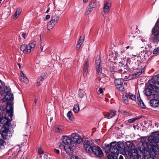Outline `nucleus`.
<instances>
[{"label": "nucleus", "mask_w": 159, "mask_h": 159, "mask_svg": "<svg viewBox=\"0 0 159 159\" xmlns=\"http://www.w3.org/2000/svg\"><path fill=\"white\" fill-rule=\"evenodd\" d=\"M25 36H26V34L25 33H23L22 34V36L23 38H24V39H25Z\"/></svg>", "instance_id": "338daca9"}, {"label": "nucleus", "mask_w": 159, "mask_h": 159, "mask_svg": "<svg viewBox=\"0 0 159 159\" xmlns=\"http://www.w3.org/2000/svg\"><path fill=\"white\" fill-rule=\"evenodd\" d=\"M150 83L151 86L154 87L155 89H156L155 90L159 91V74L150 80Z\"/></svg>", "instance_id": "423d86ee"}, {"label": "nucleus", "mask_w": 159, "mask_h": 159, "mask_svg": "<svg viewBox=\"0 0 159 159\" xmlns=\"http://www.w3.org/2000/svg\"><path fill=\"white\" fill-rule=\"evenodd\" d=\"M71 159H80L78 156L74 155L71 157Z\"/></svg>", "instance_id": "6e6d98bb"}, {"label": "nucleus", "mask_w": 159, "mask_h": 159, "mask_svg": "<svg viewBox=\"0 0 159 159\" xmlns=\"http://www.w3.org/2000/svg\"><path fill=\"white\" fill-rule=\"evenodd\" d=\"M20 74L21 77L24 78V77H26L25 75L22 72H20Z\"/></svg>", "instance_id": "13d9d810"}, {"label": "nucleus", "mask_w": 159, "mask_h": 159, "mask_svg": "<svg viewBox=\"0 0 159 159\" xmlns=\"http://www.w3.org/2000/svg\"><path fill=\"white\" fill-rule=\"evenodd\" d=\"M3 138L2 133L0 132V149H3L4 148V144H6L5 142L2 140Z\"/></svg>", "instance_id": "b1692460"}, {"label": "nucleus", "mask_w": 159, "mask_h": 159, "mask_svg": "<svg viewBox=\"0 0 159 159\" xmlns=\"http://www.w3.org/2000/svg\"><path fill=\"white\" fill-rule=\"evenodd\" d=\"M138 119L139 118H135L130 119L128 120V121L129 123H132L134 122L136 119Z\"/></svg>", "instance_id": "3c124183"}, {"label": "nucleus", "mask_w": 159, "mask_h": 159, "mask_svg": "<svg viewBox=\"0 0 159 159\" xmlns=\"http://www.w3.org/2000/svg\"><path fill=\"white\" fill-rule=\"evenodd\" d=\"M116 111L110 110L109 112L103 113L105 117L108 119H110L114 116L116 114Z\"/></svg>", "instance_id": "2eb2a0df"}, {"label": "nucleus", "mask_w": 159, "mask_h": 159, "mask_svg": "<svg viewBox=\"0 0 159 159\" xmlns=\"http://www.w3.org/2000/svg\"><path fill=\"white\" fill-rule=\"evenodd\" d=\"M11 90V89L9 87H7V86H5L4 88V91L5 93H9Z\"/></svg>", "instance_id": "49530a36"}, {"label": "nucleus", "mask_w": 159, "mask_h": 159, "mask_svg": "<svg viewBox=\"0 0 159 159\" xmlns=\"http://www.w3.org/2000/svg\"><path fill=\"white\" fill-rule=\"evenodd\" d=\"M67 117L68 119H69L70 120H72L73 119V117L72 116L71 112V111H69L67 114Z\"/></svg>", "instance_id": "ea45409f"}, {"label": "nucleus", "mask_w": 159, "mask_h": 159, "mask_svg": "<svg viewBox=\"0 0 159 159\" xmlns=\"http://www.w3.org/2000/svg\"><path fill=\"white\" fill-rule=\"evenodd\" d=\"M6 109L5 117H3L2 115H0V123L9 126L11 124L10 121L12 120L13 109L9 102L8 103Z\"/></svg>", "instance_id": "f03ea898"}, {"label": "nucleus", "mask_w": 159, "mask_h": 159, "mask_svg": "<svg viewBox=\"0 0 159 159\" xmlns=\"http://www.w3.org/2000/svg\"><path fill=\"white\" fill-rule=\"evenodd\" d=\"M65 150L66 151V153L69 155L71 154L73 152V149L69 146L68 147H66Z\"/></svg>", "instance_id": "bb28decb"}, {"label": "nucleus", "mask_w": 159, "mask_h": 159, "mask_svg": "<svg viewBox=\"0 0 159 159\" xmlns=\"http://www.w3.org/2000/svg\"><path fill=\"white\" fill-rule=\"evenodd\" d=\"M114 67L115 68L114 70L115 72H122L123 70L122 69V67L119 65L118 64H116L114 63Z\"/></svg>", "instance_id": "4be33fe9"}, {"label": "nucleus", "mask_w": 159, "mask_h": 159, "mask_svg": "<svg viewBox=\"0 0 159 159\" xmlns=\"http://www.w3.org/2000/svg\"><path fill=\"white\" fill-rule=\"evenodd\" d=\"M45 44L43 42H42L41 39L40 38L39 40V46L40 48L41 49V51H42L43 50V47L44 46Z\"/></svg>", "instance_id": "f704fd0d"}, {"label": "nucleus", "mask_w": 159, "mask_h": 159, "mask_svg": "<svg viewBox=\"0 0 159 159\" xmlns=\"http://www.w3.org/2000/svg\"><path fill=\"white\" fill-rule=\"evenodd\" d=\"M138 151L137 150H134L132 151V155L134 157V158H136L137 155Z\"/></svg>", "instance_id": "37998d69"}, {"label": "nucleus", "mask_w": 159, "mask_h": 159, "mask_svg": "<svg viewBox=\"0 0 159 159\" xmlns=\"http://www.w3.org/2000/svg\"><path fill=\"white\" fill-rule=\"evenodd\" d=\"M158 53H159V47L156 48L153 51V54H156Z\"/></svg>", "instance_id": "de8ad7c7"}, {"label": "nucleus", "mask_w": 159, "mask_h": 159, "mask_svg": "<svg viewBox=\"0 0 159 159\" xmlns=\"http://www.w3.org/2000/svg\"><path fill=\"white\" fill-rule=\"evenodd\" d=\"M81 45L77 44L76 45V49L78 50L80 48Z\"/></svg>", "instance_id": "bf43d9fd"}, {"label": "nucleus", "mask_w": 159, "mask_h": 159, "mask_svg": "<svg viewBox=\"0 0 159 159\" xmlns=\"http://www.w3.org/2000/svg\"><path fill=\"white\" fill-rule=\"evenodd\" d=\"M101 62V59L99 57H97L95 61V65L96 68L100 67Z\"/></svg>", "instance_id": "cd10ccee"}, {"label": "nucleus", "mask_w": 159, "mask_h": 159, "mask_svg": "<svg viewBox=\"0 0 159 159\" xmlns=\"http://www.w3.org/2000/svg\"><path fill=\"white\" fill-rule=\"evenodd\" d=\"M63 129V128L62 126L56 125L55 126L54 130L55 132L61 133L62 132Z\"/></svg>", "instance_id": "393cba45"}, {"label": "nucleus", "mask_w": 159, "mask_h": 159, "mask_svg": "<svg viewBox=\"0 0 159 159\" xmlns=\"http://www.w3.org/2000/svg\"><path fill=\"white\" fill-rule=\"evenodd\" d=\"M93 9L91 7L88 6L85 12V14L86 15L89 14L90 12L92 11Z\"/></svg>", "instance_id": "c85d7f7f"}, {"label": "nucleus", "mask_w": 159, "mask_h": 159, "mask_svg": "<svg viewBox=\"0 0 159 159\" xmlns=\"http://www.w3.org/2000/svg\"><path fill=\"white\" fill-rule=\"evenodd\" d=\"M96 5V2L92 1L91 2L89 6L91 7L93 9L94 8Z\"/></svg>", "instance_id": "a19ab883"}, {"label": "nucleus", "mask_w": 159, "mask_h": 159, "mask_svg": "<svg viewBox=\"0 0 159 159\" xmlns=\"http://www.w3.org/2000/svg\"><path fill=\"white\" fill-rule=\"evenodd\" d=\"M154 35L152 42L154 43H157L159 42V30H156L154 32Z\"/></svg>", "instance_id": "f3484780"}, {"label": "nucleus", "mask_w": 159, "mask_h": 159, "mask_svg": "<svg viewBox=\"0 0 159 159\" xmlns=\"http://www.w3.org/2000/svg\"><path fill=\"white\" fill-rule=\"evenodd\" d=\"M96 69L97 72L98 73L100 77L104 76H105L104 74L102 73V69L100 67L98 68H96Z\"/></svg>", "instance_id": "7c9ffc66"}, {"label": "nucleus", "mask_w": 159, "mask_h": 159, "mask_svg": "<svg viewBox=\"0 0 159 159\" xmlns=\"http://www.w3.org/2000/svg\"><path fill=\"white\" fill-rule=\"evenodd\" d=\"M28 48V46L26 44H23L20 46V49L21 51L22 52L24 51Z\"/></svg>", "instance_id": "58836bf2"}, {"label": "nucleus", "mask_w": 159, "mask_h": 159, "mask_svg": "<svg viewBox=\"0 0 159 159\" xmlns=\"http://www.w3.org/2000/svg\"><path fill=\"white\" fill-rule=\"evenodd\" d=\"M156 25L157 26V29L156 30H159V20H158L156 24Z\"/></svg>", "instance_id": "052dcab7"}, {"label": "nucleus", "mask_w": 159, "mask_h": 159, "mask_svg": "<svg viewBox=\"0 0 159 159\" xmlns=\"http://www.w3.org/2000/svg\"><path fill=\"white\" fill-rule=\"evenodd\" d=\"M5 126H8L4 125H0V132H2V137L3 139H8L10 138L11 136V134L8 129L6 128Z\"/></svg>", "instance_id": "39448f33"}, {"label": "nucleus", "mask_w": 159, "mask_h": 159, "mask_svg": "<svg viewBox=\"0 0 159 159\" xmlns=\"http://www.w3.org/2000/svg\"><path fill=\"white\" fill-rule=\"evenodd\" d=\"M119 151L118 150L117 152H111L107 156L108 159H118V156L119 155Z\"/></svg>", "instance_id": "dca6fc26"}, {"label": "nucleus", "mask_w": 159, "mask_h": 159, "mask_svg": "<svg viewBox=\"0 0 159 159\" xmlns=\"http://www.w3.org/2000/svg\"><path fill=\"white\" fill-rule=\"evenodd\" d=\"M13 96L12 94L9 93H7V94L3 98V101L4 102L5 101H8L7 103V107L8 105V103L9 102L10 103V105H11V107L13 108L12 105L11 104V101H13Z\"/></svg>", "instance_id": "9b49d317"}, {"label": "nucleus", "mask_w": 159, "mask_h": 159, "mask_svg": "<svg viewBox=\"0 0 159 159\" xmlns=\"http://www.w3.org/2000/svg\"><path fill=\"white\" fill-rule=\"evenodd\" d=\"M56 24L51 20L48 23L47 25V29L48 30H50L52 29Z\"/></svg>", "instance_id": "a878e982"}, {"label": "nucleus", "mask_w": 159, "mask_h": 159, "mask_svg": "<svg viewBox=\"0 0 159 159\" xmlns=\"http://www.w3.org/2000/svg\"><path fill=\"white\" fill-rule=\"evenodd\" d=\"M84 96V94L81 93V92H80L79 93V96L80 98H82Z\"/></svg>", "instance_id": "4d7b16f0"}, {"label": "nucleus", "mask_w": 159, "mask_h": 159, "mask_svg": "<svg viewBox=\"0 0 159 159\" xmlns=\"http://www.w3.org/2000/svg\"><path fill=\"white\" fill-rule=\"evenodd\" d=\"M36 44V42L35 41H32L31 43L28 45L31 48H34Z\"/></svg>", "instance_id": "4c0bfd02"}, {"label": "nucleus", "mask_w": 159, "mask_h": 159, "mask_svg": "<svg viewBox=\"0 0 159 159\" xmlns=\"http://www.w3.org/2000/svg\"><path fill=\"white\" fill-rule=\"evenodd\" d=\"M81 37H80L78 41V43H77L80 45H82V44H83V43L84 42V38H83L82 39H81Z\"/></svg>", "instance_id": "a18cd8bd"}, {"label": "nucleus", "mask_w": 159, "mask_h": 159, "mask_svg": "<svg viewBox=\"0 0 159 159\" xmlns=\"http://www.w3.org/2000/svg\"><path fill=\"white\" fill-rule=\"evenodd\" d=\"M144 71V68H142L140 70H139L138 71L136 72L135 73V75L136 76H138L139 75H140Z\"/></svg>", "instance_id": "72a5a7b5"}, {"label": "nucleus", "mask_w": 159, "mask_h": 159, "mask_svg": "<svg viewBox=\"0 0 159 159\" xmlns=\"http://www.w3.org/2000/svg\"><path fill=\"white\" fill-rule=\"evenodd\" d=\"M21 12V10L20 8H19L17 9L14 15L15 17L16 18H17L18 17L19 15L20 14Z\"/></svg>", "instance_id": "473e14b6"}, {"label": "nucleus", "mask_w": 159, "mask_h": 159, "mask_svg": "<svg viewBox=\"0 0 159 159\" xmlns=\"http://www.w3.org/2000/svg\"><path fill=\"white\" fill-rule=\"evenodd\" d=\"M150 140V137H149L148 142L143 141L141 147L144 151L147 150L148 149L150 157L152 159H154L156 157L157 154H159V146L156 144L155 141L151 142Z\"/></svg>", "instance_id": "f257e3e1"}, {"label": "nucleus", "mask_w": 159, "mask_h": 159, "mask_svg": "<svg viewBox=\"0 0 159 159\" xmlns=\"http://www.w3.org/2000/svg\"><path fill=\"white\" fill-rule=\"evenodd\" d=\"M83 144L86 152L89 154H92L93 147L94 146L92 140L85 139L83 141Z\"/></svg>", "instance_id": "20e7f679"}, {"label": "nucleus", "mask_w": 159, "mask_h": 159, "mask_svg": "<svg viewBox=\"0 0 159 159\" xmlns=\"http://www.w3.org/2000/svg\"><path fill=\"white\" fill-rule=\"evenodd\" d=\"M79 104H77L76 105H75L73 109V111L75 113H78L79 111Z\"/></svg>", "instance_id": "2f4dec72"}, {"label": "nucleus", "mask_w": 159, "mask_h": 159, "mask_svg": "<svg viewBox=\"0 0 159 159\" xmlns=\"http://www.w3.org/2000/svg\"><path fill=\"white\" fill-rule=\"evenodd\" d=\"M71 141L74 143L79 144L82 141L81 138L79 135L76 133H73L71 135Z\"/></svg>", "instance_id": "6e6552de"}, {"label": "nucleus", "mask_w": 159, "mask_h": 159, "mask_svg": "<svg viewBox=\"0 0 159 159\" xmlns=\"http://www.w3.org/2000/svg\"><path fill=\"white\" fill-rule=\"evenodd\" d=\"M123 82V80L122 79H115V83L116 88L121 91H123L124 90Z\"/></svg>", "instance_id": "9d476101"}, {"label": "nucleus", "mask_w": 159, "mask_h": 159, "mask_svg": "<svg viewBox=\"0 0 159 159\" xmlns=\"http://www.w3.org/2000/svg\"><path fill=\"white\" fill-rule=\"evenodd\" d=\"M137 155L136 158L138 159H141L142 156L143 155V153L141 151H138Z\"/></svg>", "instance_id": "e433bc0d"}, {"label": "nucleus", "mask_w": 159, "mask_h": 159, "mask_svg": "<svg viewBox=\"0 0 159 159\" xmlns=\"http://www.w3.org/2000/svg\"><path fill=\"white\" fill-rule=\"evenodd\" d=\"M103 92V90H102V88H100L98 90V92L99 93H102Z\"/></svg>", "instance_id": "680f3d73"}, {"label": "nucleus", "mask_w": 159, "mask_h": 159, "mask_svg": "<svg viewBox=\"0 0 159 159\" xmlns=\"http://www.w3.org/2000/svg\"><path fill=\"white\" fill-rule=\"evenodd\" d=\"M137 101L138 102V104L139 106L142 108H145V106L144 104V103L141 100L140 98L139 94V96H137Z\"/></svg>", "instance_id": "412c9836"}, {"label": "nucleus", "mask_w": 159, "mask_h": 159, "mask_svg": "<svg viewBox=\"0 0 159 159\" xmlns=\"http://www.w3.org/2000/svg\"><path fill=\"white\" fill-rule=\"evenodd\" d=\"M61 141L64 144L68 146L72 142L71 139L66 135L63 136Z\"/></svg>", "instance_id": "ddd939ff"}, {"label": "nucleus", "mask_w": 159, "mask_h": 159, "mask_svg": "<svg viewBox=\"0 0 159 159\" xmlns=\"http://www.w3.org/2000/svg\"><path fill=\"white\" fill-rule=\"evenodd\" d=\"M28 48H27V53H30L31 51L32 50L34 49L33 48H31L30 47L29 45H27Z\"/></svg>", "instance_id": "09e8293b"}, {"label": "nucleus", "mask_w": 159, "mask_h": 159, "mask_svg": "<svg viewBox=\"0 0 159 159\" xmlns=\"http://www.w3.org/2000/svg\"><path fill=\"white\" fill-rule=\"evenodd\" d=\"M38 152L39 154H43L44 153V152L42 150L41 148H39L38 150Z\"/></svg>", "instance_id": "8fccbe9b"}, {"label": "nucleus", "mask_w": 159, "mask_h": 159, "mask_svg": "<svg viewBox=\"0 0 159 159\" xmlns=\"http://www.w3.org/2000/svg\"><path fill=\"white\" fill-rule=\"evenodd\" d=\"M50 18V16L48 15H47L45 17V19L46 20H48Z\"/></svg>", "instance_id": "0e129e2a"}, {"label": "nucleus", "mask_w": 159, "mask_h": 159, "mask_svg": "<svg viewBox=\"0 0 159 159\" xmlns=\"http://www.w3.org/2000/svg\"><path fill=\"white\" fill-rule=\"evenodd\" d=\"M150 104L152 107H156L159 105L158 101L155 99L151 100L150 101Z\"/></svg>", "instance_id": "5701e85b"}, {"label": "nucleus", "mask_w": 159, "mask_h": 159, "mask_svg": "<svg viewBox=\"0 0 159 159\" xmlns=\"http://www.w3.org/2000/svg\"><path fill=\"white\" fill-rule=\"evenodd\" d=\"M6 107H6L5 106H2L0 107V115H1V114L3 113L5 111V109H6Z\"/></svg>", "instance_id": "c9c22d12"}, {"label": "nucleus", "mask_w": 159, "mask_h": 159, "mask_svg": "<svg viewBox=\"0 0 159 159\" xmlns=\"http://www.w3.org/2000/svg\"><path fill=\"white\" fill-rule=\"evenodd\" d=\"M59 147L61 149H64L65 150L66 147H65L64 145H63V144L60 143L59 145Z\"/></svg>", "instance_id": "5fc2aeb1"}, {"label": "nucleus", "mask_w": 159, "mask_h": 159, "mask_svg": "<svg viewBox=\"0 0 159 159\" xmlns=\"http://www.w3.org/2000/svg\"><path fill=\"white\" fill-rule=\"evenodd\" d=\"M119 159H123V156L122 155H120L119 157Z\"/></svg>", "instance_id": "774afa93"}, {"label": "nucleus", "mask_w": 159, "mask_h": 159, "mask_svg": "<svg viewBox=\"0 0 159 159\" xmlns=\"http://www.w3.org/2000/svg\"><path fill=\"white\" fill-rule=\"evenodd\" d=\"M148 83L149 85L146 88L144 91V93L147 96H150L151 95L152 93V90L154 91L155 92H158L159 91H156L153 88L154 87L151 86L150 83V80H149Z\"/></svg>", "instance_id": "1a4fd4ad"}, {"label": "nucleus", "mask_w": 159, "mask_h": 159, "mask_svg": "<svg viewBox=\"0 0 159 159\" xmlns=\"http://www.w3.org/2000/svg\"><path fill=\"white\" fill-rule=\"evenodd\" d=\"M115 68L114 67V64L110 67V70L111 72H115Z\"/></svg>", "instance_id": "603ef678"}, {"label": "nucleus", "mask_w": 159, "mask_h": 159, "mask_svg": "<svg viewBox=\"0 0 159 159\" xmlns=\"http://www.w3.org/2000/svg\"><path fill=\"white\" fill-rule=\"evenodd\" d=\"M3 86L2 81L0 80V89H1Z\"/></svg>", "instance_id": "69168bd1"}, {"label": "nucleus", "mask_w": 159, "mask_h": 159, "mask_svg": "<svg viewBox=\"0 0 159 159\" xmlns=\"http://www.w3.org/2000/svg\"><path fill=\"white\" fill-rule=\"evenodd\" d=\"M123 146L122 144H120L117 142H113L110 143V146L109 144L106 145L104 147V149L106 153H109L110 152H111V153L116 152L118 150L122 151Z\"/></svg>", "instance_id": "7ed1b4c3"}, {"label": "nucleus", "mask_w": 159, "mask_h": 159, "mask_svg": "<svg viewBox=\"0 0 159 159\" xmlns=\"http://www.w3.org/2000/svg\"><path fill=\"white\" fill-rule=\"evenodd\" d=\"M128 96L129 97V98L133 100H135L136 98L135 96L133 94L130 95V93H128Z\"/></svg>", "instance_id": "c03bdc74"}, {"label": "nucleus", "mask_w": 159, "mask_h": 159, "mask_svg": "<svg viewBox=\"0 0 159 159\" xmlns=\"http://www.w3.org/2000/svg\"><path fill=\"white\" fill-rule=\"evenodd\" d=\"M55 152L57 154H59L60 152H59V150L58 149H55Z\"/></svg>", "instance_id": "e2e57ef3"}, {"label": "nucleus", "mask_w": 159, "mask_h": 159, "mask_svg": "<svg viewBox=\"0 0 159 159\" xmlns=\"http://www.w3.org/2000/svg\"><path fill=\"white\" fill-rule=\"evenodd\" d=\"M44 79V78L42 77V76H40L39 78L37 81V86H39L42 83Z\"/></svg>", "instance_id": "c756f323"}, {"label": "nucleus", "mask_w": 159, "mask_h": 159, "mask_svg": "<svg viewBox=\"0 0 159 159\" xmlns=\"http://www.w3.org/2000/svg\"><path fill=\"white\" fill-rule=\"evenodd\" d=\"M128 97L126 95H123L122 97V99L124 102L126 103H128Z\"/></svg>", "instance_id": "79ce46f5"}, {"label": "nucleus", "mask_w": 159, "mask_h": 159, "mask_svg": "<svg viewBox=\"0 0 159 159\" xmlns=\"http://www.w3.org/2000/svg\"><path fill=\"white\" fill-rule=\"evenodd\" d=\"M59 19V16L58 15L55 13H53L51 16V19L50 20L56 24L58 21Z\"/></svg>", "instance_id": "a211bd4d"}, {"label": "nucleus", "mask_w": 159, "mask_h": 159, "mask_svg": "<svg viewBox=\"0 0 159 159\" xmlns=\"http://www.w3.org/2000/svg\"><path fill=\"white\" fill-rule=\"evenodd\" d=\"M150 139L151 140L150 141H155V143L157 145L159 146V135H157L155 137L151 136L149 137Z\"/></svg>", "instance_id": "6ab92c4d"}, {"label": "nucleus", "mask_w": 159, "mask_h": 159, "mask_svg": "<svg viewBox=\"0 0 159 159\" xmlns=\"http://www.w3.org/2000/svg\"><path fill=\"white\" fill-rule=\"evenodd\" d=\"M111 7V3L109 1H106L104 2L103 7V11L105 14L109 12Z\"/></svg>", "instance_id": "f8f14e48"}, {"label": "nucleus", "mask_w": 159, "mask_h": 159, "mask_svg": "<svg viewBox=\"0 0 159 159\" xmlns=\"http://www.w3.org/2000/svg\"><path fill=\"white\" fill-rule=\"evenodd\" d=\"M92 153H93L96 156L98 157H101L103 155V153L102 149L98 146L94 145L93 147Z\"/></svg>", "instance_id": "0eeeda50"}, {"label": "nucleus", "mask_w": 159, "mask_h": 159, "mask_svg": "<svg viewBox=\"0 0 159 159\" xmlns=\"http://www.w3.org/2000/svg\"><path fill=\"white\" fill-rule=\"evenodd\" d=\"M22 79L23 81L25 83H27L29 82V80L26 77L23 78Z\"/></svg>", "instance_id": "864d4df0"}, {"label": "nucleus", "mask_w": 159, "mask_h": 159, "mask_svg": "<svg viewBox=\"0 0 159 159\" xmlns=\"http://www.w3.org/2000/svg\"><path fill=\"white\" fill-rule=\"evenodd\" d=\"M118 55L117 52L114 51L111 52L109 55L110 59L111 60H115Z\"/></svg>", "instance_id": "aec40b11"}, {"label": "nucleus", "mask_w": 159, "mask_h": 159, "mask_svg": "<svg viewBox=\"0 0 159 159\" xmlns=\"http://www.w3.org/2000/svg\"><path fill=\"white\" fill-rule=\"evenodd\" d=\"M89 61L88 59H86L84 62L83 68V75L84 77L87 76L88 72V69L89 66Z\"/></svg>", "instance_id": "4468645a"}]
</instances>
